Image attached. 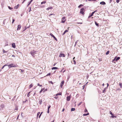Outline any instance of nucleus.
<instances>
[{
	"label": "nucleus",
	"mask_w": 122,
	"mask_h": 122,
	"mask_svg": "<svg viewBox=\"0 0 122 122\" xmlns=\"http://www.w3.org/2000/svg\"><path fill=\"white\" fill-rule=\"evenodd\" d=\"M107 87H108V86L109 85V84H108V83H107Z\"/></svg>",
	"instance_id": "58"
},
{
	"label": "nucleus",
	"mask_w": 122,
	"mask_h": 122,
	"mask_svg": "<svg viewBox=\"0 0 122 122\" xmlns=\"http://www.w3.org/2000/svg\"><path fill=\"white\" fill-rule=\"evenodd\" d=\"M107 87H106L105 88H104V90L103 91V93H105V92H106V90L107 89Z\"/></svg>",
	"instance_id": "15"
},
{
	"label": "nucleus",
	"mask_w": 122,
	"mask_h": 122,
	"mask_svg": "<svg viewBox=\"0 0 122 122\" xmlns=\"http://www.w3.org/2000/svg\"><path fill=\"white\" fill-rule=\"evenodd\" d=\"M1 109L2 110L3 109V108L4 107V104H2L0 106Z\"/></svg>",
	"instance_id": "7"
},
{
	"label": "nucleus",
	"mask_w": 122,
	"mask_h": 122,
	"mask_svg": "<svg viewBox=\"0 0 122 122\" xmlns=\"http://www.w3.org/2000/svg\"><path fill=\"white\" fill-rule=\"evenodd\" d=\"M44 88H43V89H42L41 91L40 92V93H41L43 91V90H44Z\"/></svg>",
	"instance_id": "31"
},
{
	"label": "nucleus",
	"mask_w": 122,
	"mask_h": 122,
	"mask_svg": "<svg viewBox=\"0 0 122 122\" xmlns=\"http://www.w3.org/2000/svg\"><path fill=\"white\" fill-rule=\"evenodd\" d=\"M116 57H115V58H114V59L113 60V61H112V62H114V61H115V60L116 59Z\"/></svg>",
	"instance_id": "38"
},
{
	"label": "nucleus",
	"mask_w": 122,
	"mask_h": 122,
	"mask_svg": "<svg viewBox=\"0 0 122 122\" xmlns=\"http://www.w3.org/2000/svg\"><path fill=\"white\" fill-rule=\"evenodd\" d=\"M70 98L71 97L70 96L67 97H66V99L67 101H69L70 100Z\"/></svg>",
	"instance_id": "8"
},
{
	"label": "nucleus",
	"mask_w": 122,
	"mask_h": 122,
	"mask_svg": "<svg viewBox=\"0 0 122 122\" xmlns=\"http://www.w3.org/2000/svg\"><path fill=\"white\" fill-rule=\"evenodd\" d=\"M85 85H84L83 86V89H84V88H85Z\"/></svg>",
	"instance_id": "49"
},
{
	"label": "nucleus",
	"mask_w": 122,
	"mask_h": 122,
	"mask_svg": "<svg viewBox=\"0 0 122 122\" xmlns=\"http://www.w3.org/2000/svg\"><path fill=\"white\" fill-rule=\"evenodd\" d=\"M65 20H61V22L63 23H65Z\"/></svg>",
	"instance_id": "36"
},
{
	"label": "nucleus",
	"mask_w": 122,
	"mask_h": 122,
	"mask_svg": "<svg viewBox=\"0 0 122 122\" xmlns=\"http://www.w3.org/2000/svg\"><path fill=\"white\" fill-rule=\"evenodd\" d=\"M83 6V5H82L81 4L78 6V7L79 8H80L81 6Z\"/></svg>",
	"instance_id": "34"
},
{
	"label": "nucleus",
	"mask_w": 122,
	"mask_h": 122,
	"mask_svg": "<svg viewBox=\"0 0 122 122\" xmlns=\"http://www.w3.org/2000/svg\"><path fill=\"white\" fill-rule=\"evenodd\" d=\"M51 75V73H48L47 75L46 76H50Z\"/></svg>",
	"instance_id": "44"
},
{
	"label": "nucleus",
	"mask_w": 122,
	"mask_h": 122,
	"mask_svg": "<svg viewBox=\"0 0 122 122\" xmlns=\"http://www.w3.org/2000/svg\"><path fill=\"white\" fill-rule=\"evenodd\" d=\"M65 55L64 54L61 53L59 55V57H65Z\"/></svg>",
	"instance_id": "6"
},
{
	"label": "nucleus",
	"mask_w": 122,
	"mask_h": 122,
	"mask_svg": "<svg viewBox=\"0 0 122 122\" xmlns=\"http://www.w3.org/2000/svg\"><path fill=\"white\" fill-rule=\"evenodd\" d=\"M51 107V106L50 105H49L48 107V109H49Z\"/></svg>",
	"instance_id": "39"
},
{
	"label": "nucleus",
	"mask_w": 122,
	"mask_h": 122,
	"mask_svg": "<svg viewBox=\"0 0 122 122\" xmlns=\"http://www.w3.org/2000/svg\"><path fill=\"white\" fill-rule=\"evenodd\" d=\"M88 112V111L86 109H85V112L86 113L87 112Z\"/></svg>",
	"instance_id": "46"
},
{
	"label": "nucleus",
	"mask_w": 122,
	"mask_h": 122,
	"mask_svg": "<svg viewBox=\"0 0 122 122\" xmlns=\"http://www.w3.org/2000/svg\"><path fill=\"white\" fill-rule=\"evenodd\" d=\"M30 4L29 3L28 4V5L27 6H28Z\"/></svg>",
	"instance_id": "62"
},
{
	"label": "nucleus",
	"mask_w": 122,
	"mask_h": 122,
	"mask_svg": "<svg viewBox=\"0 0 122 122\" xmlns=\"http://www.w3.org/2000/svg\"><path fill=\"white\" fill-rule=\"evenodd\" d=\"M73 61L75 63L74 64H75V63H76V61H75V60H74Z\"/></svg>",
	"instance_id": "61"
},
{
	"label": "nucleus",
	"mask_w": 122,
	"mask_h": 122,
	"mask_svg": "<svg viewBox=\"0 0 122 122\" xmlns=\"http://www.w3.org/2000/svg\"><path fill=\"white\" fill-rule=\"evenodd\" d=\"M18 109V108L17 107H16L15 109V110H17Z\"/></svg>",
	"instance_id": "55"
},
{
	"label": "nucleus",
	"mask_w": 122,
	"mask_h": 122,
	"mask_svg": "<svg viewBox=\"0 0 122 122\" xmlns=\"http://www.w3.org/2000/svg\"><path fill=\"white\" fill-rule=\"evenodd\" d=\"M58 69V68L57 67H53L52 68V70H55V69Z\"/></svg>",
	"instance_id": "16"
},
{
	"label": "nucleus",
	"mask_w": 122,
	"mask_h": 122,
	"mask_svg": "<svg viewBox=\"0 0 122 122\" xmlns=\"http://www.w3.org/2000/svg\"><path fill=\"white\" fill-rule=\"evenodd\" d=\"M40 114V112H38L37 113V117L39 115V114Z\"/></svg>",
	"instance_id": "41"
},
{
	"label": "nucleus",
	"mask_w": 122,
	"mask_h": 122,
	"mask_svg": "<svg viewBox=\"0 0 122 122\" xmlns=\"http://www.w3.org/2000/svg\"><path fill=\"white\" fill-rule=\"evenodd\" d=\"M61 95V93H59L57 94H56V96H57L58 95Z\"/></svg>",
	"instance_id": "23"
},
{
	"label": "nucleus",
	"mask_w": 122,
	"mask_h": 122,
	"mask_svg": "<svg viewBox=\"0 0 122 122\" xmlns=\"http://www.w3.org/2000/svg\"><path fill=\"white\" fill-rule=\"evenodd\" d=\"M96 11H97V10H96V11H94L91 14V15L89 16L88 17V18H90L91 17V16H92L93 15V14H94V13L95 12H96Z\"/></svg>",
	"instance_id": "3"
},
{
	"label": "nucleus",
	"mask_w": 122,
	"mask_h": 122,
	"mask_svg": "<svg viewBox=\"0 0 122 122\" xmlns=\"http://www.w3.org/2000/svg\"><path fill=\"white\" fill-rule=\"evenodd\" d=\"M65 17H63L62 18V20H65Z\"/></svg>",
	"instance_id": "29"
},
{
	"label": "nucleus",
	"mask_w": 122,
	"mask_h": 122,
	"mask_svg": "<svg viewBox=\"0 0 122 122\" xmlns=\"http://www.w3.org/2000/svg\"><path fill=\"white\" fill-rule=\"evenodd\" d=\"M112 0H110V2H110V3H111V2L112 1Z\"/></svg>",
	"instance_id": "59"
},
{
	"label": "nucleus",
	"mask_w": 122,
	"mask_h": 122,
	"mask_svg": "<svg viewBox=\"0 0 122 122\" xmlns=\"http://www.w3.org/2000/svg\"><path fill=\"white\" fill-rule=\"evenodd\" d=\"M37 85L38 86H42V85H40V84L39 83H38L37 84Z\"/></svg>",
	"instance_id": "48"
},
{
	"label": "nucleus",
	"mask_w": 122,
	"mask_h": 122,
	"mask_svg": "<svg viewBox=\"0 0 122 122\" xmlns=\"http://www.w3.org/2000/svg\"><path fill=\"white\" fill-rule=\"evenodd\" d=\"M31 11V7H30L29 9V12L30 11Z\"/></svg>",
	"instance_id": "57"
},
{
	"label": "nucleus",
	"mask_w": 122,
	"mask_h": 122,
	"mask_svg": "<svg viewBox=\"0 0 122 122\" xmlns=\"http://www.w3.org/2000/svg\"><path fill=\"white\" fill-rule=\"evenodd\" d=\"M52 15H53V16L52 17H54V16H55V15L54 14H51L49 15V16H50Z\"/></svg>",
	"instance_id": "25"
},
{
	"label": "nucleus",
	"mask_w": 122,
	"mask_h": 122,
	"mask_svg": "<svg viewBox=\"0 0 122 122\" xmlns=\"http://www.w3.org/2000/svg\"><path fill=\"white\" fill-rule=\"evenodd\" d=\"M3 51L4 53H6L7 52V51H5L4 49H3Z\"/></svg>",
	"instance_id": "30"
},
{
	"label": "nucleus",
	"mask_w": 122,
	"mask_h": 122,
	"mask_svg": "<svg viewBox=\"0 0 122 122\" xmlns=\"http://www.w3.org/2000/svg\"><path fill=\"white\" fill-rule=\"evenodd\" d=\"M46 3V1H44L42 2H41V5H42L43 4H45Z\"/></svg>",
	"instance_id": "22"
},
{
	"label": "nucleus",
	"mask_w": 122,
	"mask_h": 122,
	"mask_svg": "<svg viewBox=\"0 0 122 122\" xmlns=\"http://www.w3.org/2000/svg\"><path fill=\"white\" fill-rule=\"evenodd\" d=\"M109 53V51H108L106 52V54L107 55Z\"/></svg>",
	"instance_id": "32"
},
{
	"label": "nucleus",
	"mask_w": 122,
	"mask_h": 122,
	"mask_svg": "<svg viewBox=\"0 0 122 122\" xmlns=\"http://www.w3.org/2000/svg\"><path fill=\"white\" fill-rule=\"evenodd\" d=\"M8 45V42H6L5 45V46Z\"/></svg>",
	"instance_id": "20"
},
{
	"label": "nucleus",
	"mask_w": 122,
	"mask_h": 122,
	"mask_svg": "<svg viewBox=\"0 0 122 122\" xmlns=\"http://www.w3.org/2000/svg\"><path fill=\"white\" fill-rule=\"evenodd\" d=\"M68 30H65L63 33L62 35H64L66 32H68Z\"/></svg>",
	"instance_id": "12"
},
{
	"label": "nucleus",
	"mask_w": 122,
	"mask_h": 122,
	"mask_svg": "<svg viewBox=\"0 0 122 122\" xmlns=\"http://www.w3.org/2000/svg\"><path fill=\"white\" fill-rule=\"evenodd\" d=\"M49 82L50 83H51V84H53V82L51 81H50Z\"/></svg>",
	"instance_id": "51"
},
{
	"label": "nucleus",
	"mask_w": 122,
	"mask_h": 122,
	"mask_svg": "<svg viewBox=\"0 0 122 122\" xmlns=\"http://www.w3.org/2000/svg\"><path fill=\"white\" fill-rule=\"evenodd\" d=\"M6 19H4V20L3 22V23H4L5 22V20Z\"/></svg>",
	"instance_id": "56"
},
{
	"label": "nucleus",
	"mask_w": 122,
	"mask_h": 122,
	"mask_svg": "<svg viewBox=\"0 0 122 122\" xmlns=\"http://www.w3.org/2000/svg\"><path fill=\"white\" fill-rule=\"evenodd\" d=\"M89 113H88L87 114H84L83 115L84 116H86L88 115H89Z\"/></svg>",
	"instance_id": "19"
},
{
	"label": "nucleus",
	"mask_w": 122,
	"mask_h": 122,
	"mask_svg": "<svg viewBox=\"0 0 122 122\" xmlns=\"http://www.w3.org/2000/svg\"><path fill=\"white\" fill-rule=\"evenodd\" d=\"M75 110V108H72L71 109V111H74Z\"/></svg>",
	"instance_id": "24"
},
{
	"label": "nucleus",
	"mask_w": 122,
	"mask_h": 122,
	"mask_svg": "<svg viewBox=\"0 0 122 122\" xmlns=\"http://www.w3.org/2000/svg\"><path fill=\"white\" fill-rule=\"evenodd\" d=\"M21 26L20 25H18V28L17 30H19Z\"/></svg>",
	"instance_id": "10"
},
{
	"label": "nucleus",
	"mask_w": 122,
	"mask_h": 122,
	"mask_svg": "<svg viewBox=\"0 0 122 122\" xmlns=\"http://www.w3.org/2000/svg\"><path fill=\"white\" fill-rule=\"evenodd\" d=\"M50 35L52 37H53L55 39L56 41H57V40L56 38L54 36L52 33H50Z\"/></svg>",
	"instance_id": "4"
},
{
	"label": "nucleus",
	"mask_w": 122,
	"mask_h": 122,
	"mask_svg": "<svg viewBox=\"0 0 122 122\" xmlns=\"http://www.w3.org/2000/svg\"><path fill=\"white\" fill-rule=\"evenodd\" d=\"M49 109H48L47 113H49Z\"/></svg>",
	"instance_id": "52"
},
{
	"label": "nucleus",
	"mask_w": 122,
	"mask_h": 122,
	"mask_svg": "<svg viewBox=\"0 0 122 122\" xmlns=\"http://www.w3.org/2000/svg\"><path fill=\"white\" fill-rule=\"evenodd\" d=\"M33 86L32 84H30L29 86V88L30 89Z\"/></svg>",
	"instance_id": "28"
},
{
	"label": "nucleus",
	"mask_w": 122,
	"mask_h": 122,
	"mask_svg": "<svg viewBox=\"0 0 122 122\" xmlns=\"http://www.w3.org/2000/svg\"><path fill=\"white\" fill-rule=\"evenodd\" d=\"M77 41H77L76 42H75V45H76V43H77Z\"/></svg>",
	"instance_id": "53"
},
{
	"label": "nucleus",
	"mask_w": 122,
	"mask_h": 122,
	"mask_svg": "<svg viewBox=\"0 0 122 122\" xmlns=\"http://www.w3.org/2000/svg\"><path fill=\"white\" fill-rule=\"evenodd\" d=\"M82 22H77V24H82Z\"/></svg>",
	"instance_id": "50"
},
{
	"label": "nucleus",
	"mask_w": 122,
	"mask_h": 122,
	"mask_svg": "<svg viewBox=\"0 0 122 122\" xmlns=\"http://www.w3.org/2000/svg\"><path fill=\"white\" fill-rule=\"evenodd\" d=\"M30 92H29V93L27 94V97H28L30 95L29 94L30 93Z\"/></svg>",
	"instance_id": "35"
},
{
	"label": "nucleus",
	"mask_w": 122,
	"mask_h": 122,
	"mask_svg": "<svg viewBox=\"0 0 122 122\" xmlns=\"http://www.w3.org/2000/svg\"><path fill=\"white\" fill-rule=\"evenodd\" d=\"M120 59V57H118L116 58L115 61H117L118 60H119Z\"/></svg>",
	"instance_id": "14"
},
{
	"label": "nucleus",
	"mask_w": 122,
	"mask_h": 122,
	"mask_svg": "<svg viewBox=\"0 0 122 122\" xmlns=\"http://www.w3.org/2000/svg\"><path fill=\"white\" fill-rule=\"evenodd\" d=\"M15 20L14 19H13V20H12V23H13L14 22V21H15Z\"/></svg>",
	"instance_id": "45"
},
{
	"label": "nucleus",
	"mask_w": 122,
	"mask_h": 122,
	"mask_svg": "<svg viewBox=\"0 0 122 122\" xmlns=\"http://www.w3.org/2000/svg\"><path fill=\"white\" fill-rule=\"evenodd\" d=\"M109 112H110V114H111V115H113V114L112 113V112L111 111H110Z\"/></svg>",
	"instance_id": "40"
},
{
	"label": "nucleus",
	"mask_w": 122,
	"mask_h": 122,
	"mask_svg": "<svg viewBox=\"0 0 122 122\" xmlns=\"http://www.w3.org/2000/svg\"><path fill=\"white\" fill-rule=\"evenodd\" d=\"M12 47L14 48L15 47V43H13L12 44Z\"/></svg>",
	"instance_id": "9"
},
{
	"label": "nucleus",
	"mask_w": 122,
	"mask_h": 122,
	"mask_svg": "<svg viewBox=\"0 0 122 122\" xmlns=\"http://www.w3.org/2000/svg\"><path fill=\"white\" fill-rule=\"evenodd\" d=\"M64 110H65V109H64V108H63V109L62 110V112H64Z\"/></svg>",
	"instance_id": "54"
},
{
	"label": "nucleus",
	"mask_w": 122,
	"mask_h": 122,
	"mask_svg": "<svg viewBox=\"0 0 122 122\" xmlns=\"http://www.w3.org/2000/svg\"><path fill=\"white\" fill-rule=\"evenodd\" d=\"M85 11V9L84 8H82L81 9L80 13L81 14L83 15L84 14V12Z\"/></svg>",
	"instance_id": "2"
},
{
	"label": "nucleus",
	"mask_w": 122,
	"mask_h": 122,
	"mask_svg": "<svg viewBox=\"0 0 122 122\" xmlns=\"http://www.w3.org/2000/svg\"><path fill=\"white\" fill-rule=\"evenodd\" d=\"M100 4L101 5H105L106 4L105 3L104 1H102L100 2Z\"/></svg>",
	"instance_id": "11"
},
{
	"label": "nucleus",
	"mask_w": 122,
	"mask_h": 122,
	"mask_svg": "<svg viewBox=\"0 0 122 122\" xmlns=\"http://www.w3.org/2000/svg\"><path fill=\"white\" fill-rule=\"evenodd\" d=\"M8 8H9V9L10 10H11L12 9H13V8L11 7H10V6H8Z\"/></svg>",
	"instance_id": "33"
},
{
	"label": "nucleus",
	"mask_w": 122,
	"mask_h": 122,
	"mask_svg": "<svg viewBox=\"0 0 122 122\" xmlns=\"http://www.w3.org/2000/svg\"><path fill=\"white\" fill-rule=\"evenodd\" d=\"M20 6V5L19 4H18L17 5L15 6V8L16 9H17Z\"/></svg>",
	"instance_id": "13"
},
{
	"label": "nucleus",
	"mask_w": 122,
	"mask_h": 122,
	"mask_svg": "<svg viewBox=\"0 0 122 122\" xmlns=\"http://www.w3.org/2000/svg\"><path fill=\"white\" fill-rule=\"evenodd\" d=\"M36 52V51H31L30 53L32 56H33L34 55V54H35V53Z\"/></svg>",
	"instance_id": "5"
},
{
	"label": "nucleus",
	"mask_w": 122,
	"mask_h": 122,
	"mask_svg": "<svg viewBox=\"0 0 122 122\" xmlns=\"http://www.w3.org/2000/svg\"><path fill=\"white\" fill-rule=\"evenodd\" d=\"M111 117H112V118H113L114 117H115V116H111Z\"/></svg>",
	"instance_id": "42"
},
{
	"label": "nucleus",
	"mask_w": 122,
	"mask_h": 122,
	"mask_svg": "<svg viewBox=\"0 0 122 122\" xmlns=\"http://www.w3.org/2000/svg\"><path fill=\"white\" fill-rule=\"evenodd\" d=\"M41 114H40V115H39V118H40L41 116Z\"/></svg>",
	"instance_id": "60"
},
{
	"label": "nucleus",
	"mask_w": 122,
	"mask_h": 122,
	"mask_svg": "<svg viewBox=\"0 0 122 122\" xmlns=\"http://www.w3.org/2000/svg\"><path fill=\"white\" fill-rule=\"evenodd\" d=\"M8 66V64H5V65H4L2 67V69H3L4 68L5 66Z\"/></svg>",
	"instance_id": "26"
},
{
	"label": "nucleus",
	"mask_w": 122,
	"mask_h": 122,
	"mask_svg": "<svg viewBox=\"0 0 122 122\" xmlns=\"http://www.w3.org/2000/svg\"><path fill=\"white\" fill-rule=\"evenodd\" d=\"M81 103H80L79 104H78V105L79 106V105H80L81 104Z\"/></svg>",
	"instance_id": "63"
},
{
	"label": "nucleus",
	"mask_w": 122,
	"mask_h": 122,
	"mask_svg": "<svg viewBox=\"0 0 122 122\" xmlns=\"http://www.w3.org/2000/svg\"><path fill=\"white\" fill-rule=\"evenodd\" d=\"M120 0H116V2L117 3H118L119 2Z\"/></svg>",
	"instance_id": "47"
},
{
	"label": "nucleus",
	"mask_w": 122,
	"mask_h": 122,
	"mask_svg": "<svg viewBox=\"0 0 122 122\" xmlns=\"http://www.w3.org/2000/svg\"><path fill=\"white\" fill-rule=\"evenodd\" d=\"M64 83V81H61V86H62Z\"/></svg>",
	"instance_id": "18"
},
{
	"label": "nucleus",
	"mask_w": 122,
	"mask_h": 122,
	"mask_svg": "<svg viewBox=\"0 0 122 122\" xmlns=\"http://www.w3.org/2000/svg\"><path fill=\"white\" fill-rule=\"evenodd\" d=\"M9 67V68H10L12 67H15V65H14L13 64H11L10 65H8V66Z\"/></svg>",
	"instance_id": "1"
},
{
	"label": "nucleus",
	"mask_w": 122,
	"mask_h": 122,
	"mask_svg": "<svg viewBox=\"0 0 122 122\" xmlns=\"http://www.w3.org/2000/svg\"><path fill=\"white\" fill-rule=\"evenodd\" d=\"M119 85L120 86V87L121 88H122V83H119Z\"/></svg>",
	"instance_id": "27"
},
{
	"label": "nucleus",
	"mask_w": 122,
	"mask_h": 122,
	"mask_svg": "<svg viewBox=\"0 0 122 122\" xmlns=\"http://www.w3.org/2000/svg\"><path fill=\"white\" fill-rule=\"evenodd\" d=\"M117 90H118L119 91H120L121 90V89L120 88H118L117 89Z\"/></svg>",
	"instance_id": "43"
},
{
	"label": "nucleus",
	"mask_w": 122,
	"mask_h": 122,
	"mask_svg": "<svg viewBox=\"0 0 122 122\" xmlns=\"http://www.w3.org/2000/svg\"><path fill=\"white\" fill-rule=\"evenodd\" d=\"M52 7H48V8H47L46 9L47 10H49V9H52Z\"/></svg>",
	"instance_id": "21"
},
{
	"label": "nucleus",
	"mask_w": 122,
	"mask_h": 122,
	"mask_svg": "<svg viewBox=\"0 0 122 122\" xmlns=\"http://www.w3.org/2000/svg\"><path fill=\"white\" fill-rule=\"evenodd\" d=\"M39 104H41L42 102V101L41 100H40L39 102Z\"/></svg>",
	"instance_id": "37"
},
{
	"label": "nucleus",
	"mask_w": 122,
	"mask_h": 122,
	"mask_svg": "<svg viewBox=\"0 0 122 122\" xmlns=\"http://www.w3.org/2000/svg\"><path fill=\"white\" fill-rule=\"evenodd\" d=\"M104 83H103L102 84V85L103 86H104Z\"/></svg>",
	"instance_id": "64"
},
{
	"label": "nucleus",
	"mask_w": 122,
	"mask_h": 122,
	"mask_svg": "<svg viewBox=\"0 0 122 122\" xmlns=\"http://www.w3.org/2000/svg\"><path fill=\"white\" fill-rule=\"evenodd\" d=\"M95 24L96 25V26H99V25H98L99 24H98L97 23V22H96V21H95Z\"/></svg>",
	"instance_id": "17"
}]
</instances>
